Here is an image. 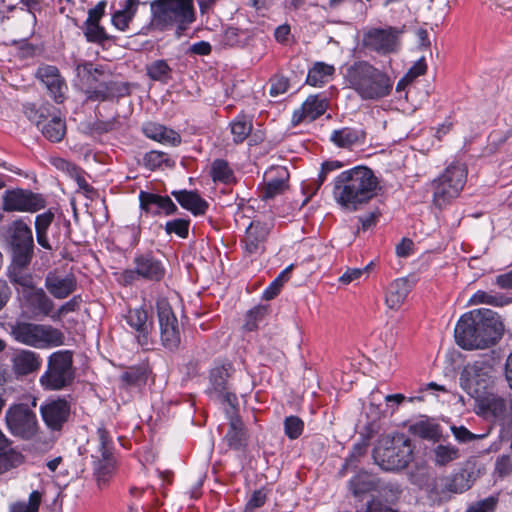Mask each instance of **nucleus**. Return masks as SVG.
Masks as SVG:
<instances>
[{
  "label": "nucleus",
  "mask_w": 512,
  "mask_h": 512,
  "mask_svg": "<svg viewBox=\"0 0 512 512\" xmlns=\"http://www.w3.org/2000/svg\"><path fill=\"white\" fill-rule=\"evenodd\" d=\"M504 331L500 317L490 309H476L461 316L454 334L464 349H483L494 345Z\"/></svg>",
  "instance_id": "nucleus-1"
},
{
  "label": "nucleus",
  "mask_w": 512,
  "mask_h": 512,
  "mask_svg": "<svg viewBox=\"0 0 512 512\" xmlns=\"http://www.w3.org/2000/svg\"><path fill=\"white\" fill-rule=\"evenodd\" d=\"M378 179L365 166H357L341 172L334 179L335 201L348 211H356L377 195Z\"/></svg>",
  "instance_id": "nucleus-2"
},
{
  "label": "nucleus",
  "mask_w": 512,
  "mask_h": 512,
  "mask_svg": "<svg viewBox=\"0 0 512 512\" xmlns=\"http://www.w3.org/2000/svg\"><path fill=\"white\" fill-rule=\"evenodd\" d=\"M345 81L362 100H379L388 96L393 82L386 72L365 60L355 61L347 67Z\"/></svg>",
  "instance_id": "nucleus-3"
},
{
  "label": "nucleus",
  "mask_w": 512,
  "mask_h": 512,
  "mask_svg": "<svg viewBox=\"0 0 512 512\" xmlns=\"http://www.w3.org/2000/svg\"><path fill=\"white\" fill-rule=\"evenodd\" d=\"M76 72L80 85L89 100L105 101L128 93V87L125 84L112 81L110 71L102 65L84 62L77 65Z\"/></svg>",
  "instance_id": "nucleus-4"
},
{
  "label": "nucleus",
  "mask_w": 512,
  "mask_h": 512,
  "mask_svg": "<svg viewBox=\"0 0 512 512\" xmlns=\"http://www.w3.org/2000/svg\"><path fill=\"white\" fill-rule=\"evenodd\" d=\"M151 12L152 23L161 29L182 32L195 21L193 0H155Z\"/></svg>",
  "instance_id": "nucleus-5"
},
{
  "label": "nucleus",
  "mask_w": 512,
  "mask_h": 512,
  "mask_svg": "<svg viewBox=\"0 0 512 512\" xmlns=\"http://www.w3.org/2000/svg\"><path fill=\"white\" fill-rule=\"evenodd\" d=\"M373 459L384 471H400L413 459L411 441L404 436L381 438L373 450Z\"/></svg>",
  "instance_id": "nucleus-6"
},
{
  "label": "nucleus",
  "mask_w": 512,
  "mask_h": 512,
  "mask_svg": "<svg viewBox=\"0 0 512 512\" xmlns=\"http://www.w3.org/2000/svg\"><path fill=\"white\" fill-rule=\"evenodd\" d=\"M9 327L11 337L16 342L29 347L46 349L64 343V334L51 325L18 320Z\"/></svg>",
  "instance_id": "nucleus-7"
},
{
  "label": "nucleus",
  "mask_w": 512,
  "mask_h": 512,
  "mask_svg": "<svg viewBox=\"0 0 512 512\" xmlns=\"http://www.w3.org/2000/svg\"><path fill=\"white\" fill-rule=\"evenodd\" d=\"M467 179V169L461 163H452L432 182L433 203L438 208L448 205L457 198L464 188Z\"/></svg>",
  "instance_id": "nucleus-8"
},
{
  "label": "nucleus",
  "mask_w": 512,
  "mask_h": 512,
  "mask_svg": "<svg viewBox=\"0 0 512 512\" xmlns=\"http://www.w3.org/2000/svg\"><path fill=\"white\" fill-rule=\"evenodd\" d=\"M74 377L73 353L69 350H60L48 357L47 369L39 381L46 390H61L69 386Z\"/></svg>",
  "instance_id": "nucleus-9"
},
{
  "label": "nucleus",
  "mask_w": 512,
  "mask_h": 512,
  "mask_svg": "<svg viewBox=\"0 0 512 512\" xmlns=\"http://www.w3.org/2000/svg\"><path fill=\"white\" fill-rule=\"evenodd\" d=\"M7 232L13 263L29 265L34 254L31 228L23 220L19 219L10 224Z\"/></svg>",
  "instance_id": "nucleus-10"
},
{
  "label": "nucleus",
  "mask_w": 512,
  "mask_h": 512,
  "mask_svg": "<svg viewBox=\"0 0 512 512\" xmlns=\"http://www.w3.org/2000/svg\"><path fill=\"white\" fill-rule=\"evenodd\" d=\"M98 447L92 454L94 459V476L98 487L106 486L114 470L115 460L112 453V439L103 427L97 429Z\"/></svg>",
  "instance_id": "nucleus-11"
},
{
  "label": "nucleus",
  "mask_w": 512,
  "mask_h": 512,
  "mask_svg": "<svg viewBox=\"0 0 512 512\" xmlns=\"http://www.w3.org/2000/svg\"><path fill=\"white\" fill-rule=\"evenodd\" d=\"M493 372L494 369L489 360L479 359L468 363L461 372V386L472 397L478 398L492 382Z\"/></svg>",
  "instance_id": "nucleus-12"
},
{
  "label": "nucleus",
  "mask_w": 512,
  "mask_h": 512,
  "mask_svg": "<svg viewBox=\"0 0 512 512\" xmlns=\"http://www.w3.org/2000/svg\"><path fill=\"white\" fill-rule=\"evenodd\" d=\"M10 433L25 440L32 439L38 430L35 413L25 404H13L5 413Z\"/></svg>",
  "instance_id": "nucleus-13"
},
{
  "label": "nucleus",
  "mask_w": 512,
  "mask_h": 512,
  "mask_svg": "<svg viewBox=\"0 0 512 512\" xmlns=\"http://www.w3.org/2000/svg\"><path fill=\"white\" fill-rule=\"evenodd\" d=\"M157 313L162 344L170 350L176 349L181 342V332L170 304L164 299L159 300Z\"/></svg>",
  "instance_id": "nucleus-14"
},
{
  "label": "nucleus",
  "mask_w": 512,
  "mask_h": 512,
  "mask_svg": "<svg viewBox=\"0 0 512 512\" xmlns=\"http://www.w3.org/2000/svg\"><path fill=\"white\" fill-rule=\"evenodd\" d=\"M2 199V209L7 212H36L46 204L40 194L23 189L7 190Z\"/></svg>",
  "instance_id": "nucleus-15"
},
{
  "label": "nucleus",
  "mask_w": 512,
  "mask_h": 512,
  "mask_svg": "<svg viewBox=\"0 0 512 512\" xmlns=\"http://www.w3.org/2000/svg\"><path fill=\"white\" fill-rule=\"evenodd\" d=\"M124 319L134 333L137 343L142 347H148L152 343L153 332V320L148 312L142 307L129 309Z\"/></svg>",
  "instance_id": "nucleus-16"
},
{
  "label": "nucleus",
  "mask_w": 512,
  "mask_h": 512,
  "mask_svg": "<svg viewBox=\"0 0 512 512\" xmlns=\"http://www.w3.org/2000/svg\"><path fill=\"white\" fill-rule=\"evenodd\" d=\"M40 412L46 426L59 431L69 419L71 406L67 400L58 398L41 405Z\"/></svg>",
  "instance_id": "nucleus-17"
},
{
  "label": "nucleus",
  "mask_w": 512,
  "mask_h": 512,
  "mask_svg": "<svg viewBox=\"0 0 512 512\" xmlns=\"http://www.w3.org/2000/svg\"><path fill=\"white\" fill-rule=\"evenodd\" d=\"M139 203L141 210L153 216H169L175 214L178 210L169 196H162L147 191H140Z\"/></svg>",
  "instance_id": "nucleus-18"
},
{
  "label": "nucleus",
  "mask_w": 512,
  "mask_h": 512,
  "mask_svg": "<svg viewBox=\"0 0 512 512\" xmlns=\"http://www.w3.org/2000/svg\"><path fill=\"white\" fill-rule=\"evenodd\" d=\"M230 367L218 366L210 372V391L215 393L218 397H222L223 401L230 405L232 410H235L238 405V399L235 393L229 391L228 380L230 378Z\"/></svg>",
  "instance_id": "nucleus-19"
},
{
  "label": "nucleus",
  "mask_w": 512,
  "mask_h": 512,
  "mask_svg": "<svg viewBox=\"0 0 512 512\" xmlns=\"http://www.w3.org/2000/svg\"><path fill=\"white\" fill-rule=\"evenodd\" d=\"M36 75L46 86L55 102L62 103L67 85L60 76L59 70L55 66L43 65L38 68Z\"/></svg>",
  "instance_id": "nucleus-20"
},
{
  "label": "nucleus",
  "mask_w": 512,
  "mask_h": 512,
  "mask_svg": "<svg viewBox=\"0 0 512 512\" xmlns=\"http://www.w3.org/2000/svg\"><path fill=\"white\" fill-rule=\"evenodd\" d=\"M289 173L283 166L270 168L265 173V184L261 191V198L270 200L282 194L288 188Z\"/></svg>",
  "instance_id": "nucleus-21"
},
{
  "label": "nucleus",
  "mask_w": 512,
  "mask_h": 512,
  "mask_svg": "<svg viewBox=\"0 0 512 512\" xmlns=\"http://www.w3.org/2000/svg\"><path fill=\"white\" fill-rule=\"evenodd\" d=\"M270 226L261 221H252L246 229L244 249L249 255L258 254L264 250V242L269 234Z\"/></svg>",
  "instance_id": "nucleus-22"
},
{
  "label": "nucleus",
  "mask_w": 512,
  "mask_h": 512,
  "mask_svg": "<svg viewBox=\"0 0 512 512\" xmlns=\"http://www.w3.org/2000/svg\"><path fill=\"white\" fill-rule=\"evenodd\" d=\"M45 288L56 299H65L77 289V280L73 274L65 276L49 272L45 278Z\"/></svg>",
  "instance_id": "nucleus-23"
},
{
  "label": "nucleus",
  "mask_w": 512,
  "mask_h": 512,
  "mask_svg": "<svg viewBox=\"0 0 512 512\" xmlns=\"http://www.w3.org/2000/svg\"><path fill=\"white\" fill-rule=\"evenodd\" d=\"M133 262L141 278L150 281H160L165 275L163 263L150 251L136 255Z\"/></svg>",
  "instance_id": "nucleus-24"
},
{
  "label": "nucleus",
  "mask_w": 512,
  "mask_h": 512,
  "mask_svg": "<svg viewBox=\"0 0 512 512\" xmlns=\"http://www.w3.org/2000/svg\"><path fill=\"white\" fill-rule=\"evenodd\" d=\"M11 363L15 375L26 376L38 371L42 360L38 353L32 350L21 349L13 354Z\"/></svg>",
  "instance_id": "nucleus-25"
},
{
  "label": "nucleus",
  "mask_w": 512,
  "mask_h": 512,
  "mask_svg": "<svg viewBox=\"0 0 512 512\" xmlns=\"http://www.w3.org/2000/svg\"><path fill=\"white\" fill-rule=\"evenodd\" d=\"M326 100L317 95L309 96L302 106L293 113L292 122L298 124L303 121L311 122L325 113Z\"/></svg>",
  "instance_id": "nucleus-26"
},
{
  "label": "nucleus",
  "mask_w": 512,
  "mask_h": 512,
  "mask_svg": "<svg viewBox=\"0 0 512 512\" xmlns=\"http://www.w3.org/2000/svg\"><path fill=\"white\" fill-rule=\"evenodd\" d=\"M412 285L407 278L393 280L385 290V305L393 311H397L404 304Z\"/></svg>",
  "instance_id": "nucleus-27"
},
{
  "label": "nucleus",
  "mask_w": 512,
  "mask_h": 512,
  "mask_svg": "<svg viewBox=\"0 0 512 512\" xmlns=\"http://www.w3.org/2000/svg\"><path fill=\"white\" fill-rule=\"evenodd\" d=\"M27 308L34 316H50L54 310L53 300L42 288H34L23 296Z\"/></svg>",
  "instance_id": "nucleus-28"
},
{
  "label": "nucleus",
  "mask_w": 512,
  "mask_h": 512,
  "mask_svg": "<svg viewBox=\"0 0 512 512\" xmlns=\"http://www.w3.org/2000/svg\"><path fill=\"white\" fill-rule=\"evenodd\" d=\"M378 488L379 479L365 470L359 471L348 481L349 491L359 500H362L366 494L377 491Z\"/></svg>",
  "instance_id": "nucleus-29"
},
{
  "label": "nucleus",
  "mask_w": 512,
  "mask_h": 512,
  "mask_svg": "<svg viewBox=\"0 0 512 512\" xmlns=\"http://www.w3.org/2000/svg\"><path fill=\"white\" fill-rule=\"evenodd\" d=\"M229 429L224 437L227 445L234 450H241L247 445L248 434L242 420L233 411H227Z\"/></svg>",
  "instance_id": "nucleus-30"
},
{
  "label": "nucleus",
  "mask_w": 512,
  "mask_h": 512,
  "mask_svg": "<svg viewBox=\"0 0 512 512\" xmlns=\"http://www.w3.org/2000/svg\"><path fill=\"white\" fill-rule=\"evenodd\" d=\"M363 44L380 54L395 52L399 46L395 34H365Z\"/></svg>",
  "instance_id": "nucleus-31"
},
{
  "label": "nucleus",
  "mask_w": 512,
  "mask_h": 512,
  "mask_svg": "<svg viewBox=\"0 0 512 512\" xmlns=\"http://www.w3.org/2000/svg\"><path fill=\"white\" fill-rule=\"evenodd\" d=\"M474 481V472L463 468L444 479V491L461 494L469 490L472 487Z\"/></svg>",
  "instance_id": "nucleus-32"
},
{
  "label": "nucleus",
  "mask_w": 512,
  "mask_h": 512,
  "mask_svg": "<svg viewBox=\"0 0 512 512\" xmlns=\"http://www.w3.org/2000/svg\"><path fill=\"white\" fill-rule=\"evenodd\" d=\"M27 266L28 265H19L12 262L8 274L11 283L15 285L16 290L23 296L36 288L32 274L26 270Z\"/></svg>",
  "instance_id": "nucleus-33"
},
{
  "label": "nucleus",
  "mask_w": 512,
  "mask_h": 512,
  "mask_svg": "<svg viewBox=\"0 0 512 512\" xmlns=\"http://www.w3.org/2000/svg\"><path fill=\"white\" fill-rule=\"evenodd\" d=\"M331 142L341 148H351L364 142L365 132L362 129L344 127L334 130L330 136Z\"/></svg>",
  "instance_id": "nucleus-34"
},
{
  "label": "nucleus",
  "mask_w": 512,
  "mask_h": 512,
  "mask_svg": "<svg viewBox=\"0 0 512 512\" xmlns=\"http://www.w3.org/2000/svg\"><path fill=\"white\" fill-rule=\"evenodd\" d=\"M171 194L183 208L191 211L194 215H202L208 208V203L196 192L179 190L172 191Z\"/></svg>",
  "instance_id": "nucleus-35"
},
{
  "label": "nucleus",
  "mask_w": 512,
  "mask_h": 512,
  "mask_svg": "<svg viewBox=\"0 0 512 512\" xmlns=\"http://www.w3.org/2000/svg\"><path fill=\"white\" fill-rule=\"evenodd\" d=\"M42 135L51 142H60L66 134V123L57 115L51 113L40 127Z\"/></svg>",
  "instance_id": "nucleus-36"
},
{
  "label": "nucleus",
  "mask_w": 512,
  "mask_h": 512,
  "mask_svg": "<svg viewBox=\"0 0 512 512\" xmlns=\"http://www.w3.org/2000/svg\"><path fill=\"white\" fill-rule=\"evenodd\" d=\"M461 452L458 447L447 444H438L432 449L431 459L435 466L445 467L450 463L460 459Z\"/></svg>",
  "instance_id": "nucleus-37"
},
{
  "label": "nucleus",
  "mask_w": 512,
  "mask_h": 512,
  "mask_svg": "<svg viewBox=\"0 0 512 512\" xmlns=\"http://www.w3.org/2000/svg\"><path fill=\"white\" fill-rule=\"evenodd\" d=\"M334 73L335 68L333 65L316 62L308 71L306 83L315 87L322 86L333 78Z\"/></svg>",
  "instance_id": "nucleus-38"
},
{
  "label": "nucleus",
  "mask_w": 512,
  "mask_h": 512,
  "mask_svg": "<svg viewBox=\"0 0 512 512\" xmlns=\"http://www.w3.org/2000/svg\"><path fill=\"white\" fill-rule=\"evenodd\" d=\"M507 402L502 397L497 395H489L482 401V407L491 412L493 416L499 420L507 419L509 421V413H510V401Z\"/></svg>",
  "instance_id": "nucleus-39"
},
{
  "label": "nucleus",
  "mask_w": 512,
  "mask_h": 512,
  "mask_svg": "<svg viewBox=\"0 0 512 512\" xmlns=\"http://www.w3.org/2000/svg\"><path fill=\"white\" fill-rule=\"evenodd\" d=\"M138 2V0H124L123 3H120L121 8L111 18L112 24L116 29L123 31L128 28Z\"/></svg>",
  "instance_id": "nucleus-40"
},
{
  "label": "nucleus",
  "mask_w": 512,
  "mask_h": 512,
  "mask_svg": "<svg viewBox=\"0 0 512 512\" xmlns=\"http://www.w3.org/2000/svg\"><path fill=\"white\" fill-rule=\"evenodd\" d=\"M53 219L54 214L51 211H47L45 213L39 214L35 220L37 242L41 247L47 250H52V246L50 245L47 238V230L52 224Z\"/></svg>",
  "instance_id": "nucleus-41"
},
{
  "label": "nucleus",
  "mask_w": 512,
  "mask_h": 512,
  "mask_svg": "<svg viewBox=\"0 0 512 512\" xmlns=\"http://www.w3.org/2000/svg\"><path fill=\"white\" fill-rule=\"evenodd\" d=\"M20 454L9 450V441L0 430V474L20 463Z\"/></svg>",
  "instance_id": "nucleus-42"
},
{
  "label": "nucleus",
  "mask_w": 512,
  "mask_h": 512,
  "mask_svg": "<svg viewBox=\"0 0 512 512\" xmlns=\"http://www.w3.org/2000/svg\"><path fill=\"white\" fill-rule=\"evenodd\" d=\"M210 175L214 182L231 184L235 181V176L227 161L216 159L211 164Z\"/></svg>",
  "instance_id": "nucleus-43"
},
{
  "label": "nucleus",
  "mask_w": 512,
  "mask_h": 512,
  "mask_svg": "<svg viewBox=\"0 0 512 512\" xmlns=\"http://www.w3.org/2000/svg\"><path fill=\"white\" fill-rule=\"evenodd\" d=\"M23 112L28 120L34 123L38 129H40L43 122L51 116L50 107L48 105L36 107L35 104L28 103L23 106Z\"/></svg>",
  "instance_id": "nucleus-44"
},
{
  "label": "nucleus",
  "mask_w": 512,
  "mask_h": 512,
  "mask_svg": "<svg viewBox=\"0 0 512 512\" xmlns=\"http://www.w3.org/2000/svg\"><path fill=\"white\" fill-rule=\"evenodd\" d=\"M470 304H489L492 306H503L509 303V299L500 293L477 291L469 300Z\"/></svg>",
  "instance_id": "nucleus-45"
},
{
  "label": "nucleus",
  "mask_w": 512,
  "mask_h": 512,
  "mask_svg": "<svg viewBox=\"0 0 512 512\" xmlns=\"http://www.w3.org/2000/svg\"><path fill=\"white\" fill-rule=\"evenodd\" d=\"M231 133L235 143H242L252 130V122L246 116H238L231 122Z\"/></svg>",
  "instance_id": "nucleus-46"
},
{
  "label": "nucleus",
  "mask_w": 512,
  "mask_h": 512,
  "mask_svg": "<svg viewBox=\"0 0 512 512\" xmlns=\"http://www.w3.org/2000/svg\"><path fill=\"white\" fill-rule=\"evenodd\" d=\"M292 269L293 265L288 266L270 283L262 295L265 300H272L279 294L284 283L288 281L289 273L292 271Z\"/></svg>",
  "instance_id": "nucleus-47"
},
{
  "label": "nucleus",
  "mask_w": 512,
  "mask_h": 512,
  "mask_svg": "<svg viewBox=\"0 0 512 512\" xmlns=\"http://www.w3.org/2000/svg\"><path fill=\"white\" fill-rule=\"evenodd\" d=\"M411 430L423 439H437L440 435L439 426L429 421H419L411 427Z\"/></svg>",
  "instance_id": "nucleus-48"
},
{
  "label": "nucleus",
  "mask_w": 512,
  "mask_h": 512,
  "mask_svg": "<svg viewBox=\"0 0 512 512\" xmlns=\"http://www.w3.org/2000/svg\"><path fill=\"white\" fill-rule=\"evenodd\" d=\"M267 306L259 305L249 310L246 314L244 323V329L247 331H253L258 328L259 324L264 320L267 315Z\"/></svg>",
  "instance_id": "nucleus-49"
},
{
  "label": "nucleus",
  "mask_w": 512,
  "mask_h": 512,
  "mask_svg": "<svg viewBox=\"0 0 512 512\" xmlns=\"http://www.w3.org/2000/svg\"><path fill=\"white\" fill-rule=\"evenodd\" d=\"M105 6L104 2H100L89 10L88 17L85 21L87 25L86 32H105L104 29L99 26V20L104 16Z\"/></svg>",
  "instance_id": "nucleus-50"
},
{
  "label": "nucleus",
  "mask_w": 512,
  "mask_h": 512,
  "mask_svg": "<svg viewBox=\"0 0 512 512\" xmlns=\"http://www.w3.org/2000/svg\"><path fill=\"white\" fill-rule=\"evenodd\" d=\"M120 380L125 387L140 385L146 381L145 370L139 367H130L121 374Z\"/></svg>",
  "instance_id": "nucleus-51"
},
{
  "label": "nucleus",
  "mask_w": 512,
  "mask_h": 512,
  "mask_svg": "<svg viewBox=\"0 0 512 512\" xmlns=\"http://www.w3.org/2000/svg\"><path fill=\"white\" fill-rule=\"evenodd\" d=\"M41 503V493L33 491L29 495L28 503L17 502L10 506V512H38Z\"/></svg>",
  "instance_id": "nucleus-52"
},
{
  "label": "nucleus",
  "mask_w": 512,
  "mask_h": 512,
  "mask_svg": "<svg viewBox=\"0 0 512 512\" xmlns=\"http://www.w3.org/2000/svg\"><path fill=\"white\" fill-rule=\"evenodd\" d=\"M170 68L164 60H157L147 67V73L153 80L166 82Z\"/></svg>",
  "instance_id": "nucleus-53"
},
{
  "label": "nucleus",
  "mask_w": 512,
  "mask_h": 512,
  "mask_svg": "<svg viewBox=\"0 0 512 512\" xmlns=\"http://www.w3.org/2000/svg\"><path fill=\"white\" fill-rule=\"evenodd\" d=\"M164 229L168 235L176 234L181 238H187L189 232V221L182 218L173 219L166 222Z\"/></svg>",
  "instance_id": "nucleus-54"
},
{
  "label": "nucleus",
  "mask_w": 512,
  "mask_h": 512,
  "mask_svg": "<svg viewBox=\"0 0 512 512\" xmlns=\"http://www.w3.org/2000/svg\"><path fill=\"white\" fill-rule=\"evenodd\" d=\"M498 496H489L469 505L466 512H495L498 506Z\"/></svg>",
  "instance_id": "nucleus-55"
},
{
  "label": "nucleus",
  "mask_w": 512,
  "mask_h": 512,
  "mask_svg": "<svg viewBox=\"0 0 512 512\" xmlns=\"http://www.w3.org/2000/svg\"><path fill=\"white\" fill-rule=\"evenodd\" d=\"M304 422L297 416H289L284 420L285 434L289 439H297L303 432Z\"/></svg>",
  "instance_id": "nucleus-56"
},
{
  "label": "nucleus",
  "mask_w": 512,
  "mask_h": 512,
  "mask_svg": "<svg viewBox=\"0 0 512 512\" xmlns=\"http://www.w3.org/2000/svg\"><path fill=\"white\" fill-rule=\"evenodd\" d=\"M427 71V64H426V55L423 54L414 64L413 66L408 70V72L405 74V76L402 78V80L398 83V86L402 82H412L414 79H416L419 76H422Z\"/></svg>",
  "instance_id": "nucleus-57"
},
{
  "label": "nucleus",
  "mask_w": 512,
  "mask_h": 512,
  "mask_svg": "<svg viewBox=\"0 0 512 512\" xmlns=\"http://www.w3.org/2000/svg\"><path fill=\"white\" fill-rule=\"evenodd\" d=\"M365 453H366V445L365 444H362V443L355 444L352 448V451H351L349 457L345 460V463H344L342 469L340 470V473L344 474L345 470H347L350 467L356 468L357 463L359 462V459L361 457H363L365 455Z\"/></svg>",
  "instance_id": "nucleus-58"
},
{
  "label": "nucleus",
  "mask_w": 512,
  "mask_h": 512,
  "mask_svg": "<svg viewBox=\"0 0 512 512\" xmlns=\"http://www.w3.org/2000/svg\"><path fill=\"white\" fill-rule=\"evenodd\" d=\"M80 302L81 297L74 296L69 301L61 305L56 312L52 313L51 318L53 320H60L63 316L67 315L68 313L78 310Z\"/></svg>",
  "instance_id": "nucleus-59"
},
{
  "label": "nucleus",
  "mask_w": 512,
  "mask_h": 512,
  "mask_svg": "<svg viewBox=\"0 0 512 512\" xmlns=\"http://www.w3.org/2000/svg\"><path fill=\"white\" fill-rule=\"evenodd\" d=\"M143 161L145 167L150 170H155L165 161V153L152 150L144 155Z\"/></svg>",
  "instance_id": "nucleus-60"
},
{
  "label": "nucleus",
  "mask_w": 512,
  "mask_h": 512,
  "mask_svg": "<svg viewBox=\"0 0 512 512\" xmlns=\"http://www.w3.org/2000/svg\"><path fill=\"white\" fill-rule=\"evenodd\" d=\"M154 141L171 146H177L181 143V136L176 131L165 127V131L159 132L157 139H154Z\"/></svg>",
  "instance_id": "nucleus-61"
},
{
  "label": "nucleus",
  "mask_w": 512,
  "mask_h": 512,
  "mask_svg": "<svg viewBox=\"0 0 512 512\" xmlns=\"http://www.w3.org/2000/svg\"><path fill=\"white\" fill-rule=\"evenodd\" d=\"M289 88V80L285 77H274L271 79L270 95L277 97L287 92Z\"/></svg>",
  "instance_id": "nucleus-62"
},
{
  "label": "nucleus",
  "mask_w": 512,
  "mask_h": 512,
  "mask_svg": "<svg viewBox=\"0 0 512 512\" xmlns=\"http://www.w3.org/2000/svg\"><path fill=\"white\" fill-rule=\"evenodd\" d=\"M222 42L230 47L247 45L250 36L248 34H222Z\"/></svg>",
  "instance_id": "nucleus-63"
},
{
  "label": "nucleus",
  "mask_w": 512,
  "mask_h": 512,
  "mask_svg": "<svg viewBox=\"0 0 512 512\" xmlns=\"http://www.w3.org/2000/svg\"><path fill=\"white\" fill-rule=\"evenodd\" d=\"M495 470L500 476H507L512 473V460L507 455H502L498 457Z\"/></svg>",
  "instance_id": "nucleus-64"
}]
</instances>
